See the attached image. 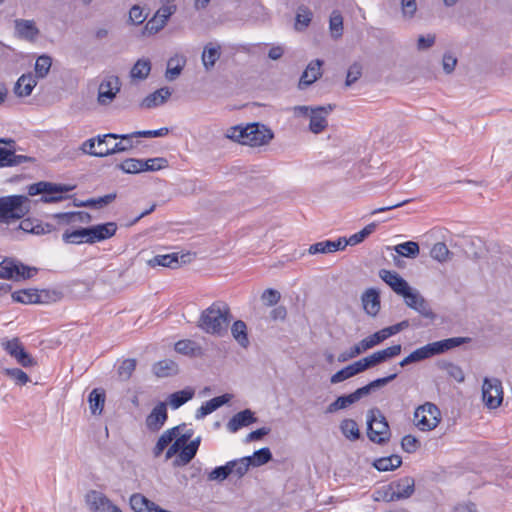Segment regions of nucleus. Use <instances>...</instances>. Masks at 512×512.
<instances>
[{"mask_svg": "<svg viewBox=\"0 0 512 512\" xmlns=\"http://www.w3.org/2000/svg\"><path fill=\"white\" fill-rule=\"evenodd\" d=\"M322 65L323 61L320 59L313 60L307 65L298 83L300 90L306 89L322 76Z\"/></svg>", "mask_w": 512, "mask_h": 512, "instance_id": "nucleus-22", "label": "nucleus"}, {"mask_svg": "<svg viewBox=\"0 0 512 512\" xmlns=\"http://www.w3.org/2000/svg\"><path fill=\"white\" fill-rule=\"evenodd\" d=\"M143 172L145 171H158L168 166L167 159L163 157L151 158L142 160Z\"/></svg>", "mask_w": 512, "mask_h": 512, "instance_id": "nucleus-61", "label": "nucleus"}, {"mask_svg": "<svg viewBox=\"0 0 512 512\" xmlns=\"http://www.w3.org/2000/svg\"><path fill=\"white\" fill-rule=\"evenodd\" d=\"M86 501L94 512H123L107 496L96 490L87 493Z\"/></svg>", "mask_w": 512, "mask_h": 512, "instance_id": "nucleus-13", "label": "nucleus"}, {"mask_svg": "<svg viewBox=\"0 0 512 512\" xmlns=\"http://www.w3.org/2000/svg\"><path fill=\"white\" fill-rule=\"evenodd\" d=\"M197 453L186 445H183L180 453L173 461L175 467H181L189 464Z\"/></svg>", "mask_w": 512, "mask_h": 512, "instance_id": "nucleus-59", "label": "nucleus"}, {"mask_svg": "<svg viewBox=\"0 0 512 512\" xmlns=\"http://www.w3.org/2000/svg\"><path fill=\"white\" fill-rule=\"evenodd\" d=\"M195 395V390L191 387H186L183 390L176 391L169 396V404L173 409H178L186 402L191 400Z\"/></svg>", "mask_w": 512, "mask_h": 512, "instance_id": "nucleus-39", "label": "nucleus"}, {"mask_svg": "<svg viewBox=\"0 0 512 512\" xmlns=\"http://www.w3.org/2000/svg\"><path fill=\"white\" fill-rule=\"evenodd\" d=\"M4 350L23 367H32L36 364L34 358L26 352L19 338L15 337L2 343Z\"/></svg>", "mask_w": 512, "mask_h": 512, "instance_id": "nucleus-11", "label": "nucleus"}, {"mask_svg": "<svg viewBox=\"0 0 512 512\" xmlns=\"http://www.w3.org/2000/svg\"><path fill=\"white\" fill-rule=\"evenodd\" d=\"M482 399L489 409L499 407L503 401L502 382L497 378H485L482 385Z\"/></svg>", "mask_w": 512, "mask_h": 512, "instance_id": "nucleus-9", "label": "nucleus"}, {"mask_svg": "<svg viewBox=\"0 0 512 512\" xmlns=\"http://www.w3.org/2000/svg\"><path fill=\"white\" fill-rule=\"evenodd\" d=\"M177 10L176 5H166L163 4L155 13V15L146 23L144 27V33L149 35L156 34L161 29L164 28L168 19L173 15Z\"/></svg>", "mask_w": 512, "mask_h": 512, "instance_id": "nucleus-10", "label": "nucleus"}, {"mask_svg": "<svg viewBox=\"0 0 512 512\" xmlns=\"http://www.w3.org/2000/svg\"><path fill=\"white\" fill-rule=\"evenodd\" d=\"M334 105L328 104L326 106H315L313 109L309 123V130L314 134H320L327 126V116L333 111Z\"/></svg>", "mask_w": 512, "mask_h": 512, "instance_id": "nucleus-18", "label": "nucleus"}, {"mask_svg": "<svg viewBox=\"0 0 512 512\" xmlns=\"http://www.w3.org/2000/svg\"><path fill=\"white\" fill-rule=\"evenodd\" d=\"M153 372L157 377H167L177 374L178 366L174 361L165 359L157 362L153 366Z\"/></svg>", "mask_w": 512, "mask_h": 512, "instance_id": "nucleus-40", "label": "nucleus"}, {"mask_svg": "<svg viewBox=\"0 0 512 512\" xmlns=\"http://www.w3.org/2000/svg\"><path fill=\"white\" fill-rule=\"evenodd\" d=\"M3 373L19 385H25L30 381L29 376L19 368H6Z\"/></svg>", "mask_w": 512, "mask_h": 512, "instance_id": "nucleus-62", "label": "nucleus"}, {"mask_svg": "<svg viewBox=\"0 0 512 512\" xmlns=\"http://www.w3.org/2000/svg\"><path fill=\"white\" fill-rule=\"evenodd\" d=\"M105 399L106 395L103 389L95 388L90 392L88 402L93 415H100L102 413Z\"/></svg>", "mask_w": 512, "mask_h": 512, "instance_id": "nucleus-34", "label": "nucleus"}, {"mask_svg": "<svg viewBox=\"0 0 512 512\" xmlns=\"http://www.w3.org/2000/svg\"><path fill=\"white\" fill-rule=\"evenodd\" d=\"M36 85L37 80L31 73L23 74L15 83L14 93L17 97L30 96Z\"/></svg>", "mask_w": 512, "mask_h": 512, "instance_id": "nucleus-32", "label": "nucleus"}, {"mask_svg": "<svg viewBox=\"0 0 512 512\" xmlns=\"http://www.w3.org/2000/svg\"><path fill=\"white\" fill-rule=\"evenodd\" d=\"M232 314L224 301H215L204 309L197 321V327L207 334L223 337L228 332Z\"/></svg>", "mask_w": 512, "mask_h": 512, "instance_id": "nucleus-1", "label": "nucleus"}, {"mask_svg": "<svg viewBox=\"0 0 512 512\" xmlns=\"http://www.w3.org/2000/svg\"><path fill=\"white\" fill-rule=\"evenodd\" d=\"M364 340L362 339L358 344L354 345L350 348L349 351L343 352L338 356L339 362H346L349 359L355 358L360 355L362 352L367 351L369 348L363 346Z\"/></svg>", "mask_w": 512, "mask_h": 512, "instance_id": "nucleus-63", "label": "nucleus"}, {"mask_svg": "<svg viewBox=\"0 0 512 512\" xmlns=\"http://www.w3.org/2000/svg\"><path fill=\"white\" fill-rule=\"evenodd\" d=\"M229 465L232 470V475L237 478H242L248 472L249 468L252 467L247 457L231 460L229 461Z\"/></svg>", "mask_w": 512, "mask_h": 512, "instance_id": "nucleus-52", "label": "nucleus"}, {"mask_svg": "<svg viewBox=\"0 0 512 512\" xmlns=\"http://www.w3.org/2000/svg\"><path fill=\"white\" fill-rule=\"evenodd\" d=\"M62 293L56 290L36 289L35 304H49L61 299Z\"/></svg>", "mask_w": 512, "mask_h": 512, "instance_id": "nucleus-46", "label": "nucleus"}, {"mask_svg": "<svg viewBox=\"0 0 512 512\" xmlns=\"http://www.w3.org/2000/svg\"><path fill=\"white\" fill-rule=\"evenodd\" d=\"M440 419L439 408L431 402L419 406L414 412L415 425L422 431L433 430L438 426Z\"/></svg>", "mask_w": 512, "mask_h": 512, "instance_id": "nucleus-7", "label": "nucleus"}, {"mask_svg": "<svg viewBox=\"0 0 512 512\" xmlns=\"http://www.w3.org/2000/svg\"><path fill=\"white\" fill-rule=\"evenodd\" d=\"M116 196H117L116 193H110V194H107V195H104V196H101L98 198L87 199L78 204L75 203V206L99 209V208H103V207L109 205L110 203H112L116 199Z\"/></svg>", "mask_w": 512, "mask_h": 512, "instance_id": "nucleus-43", "label": "nucleus"}, {"mask_svg": "<svg viewBox=\"0 0 512 512\" xmlns=\"http://www.w3.org/2000/svg\"><path fill=\"white\" fill-rule=\"evenodd\" d=\"M367 436L370 441L383 445L391 436L389 424L378 408L371 409L367 419Z\"/></svg>", "mask_w": 512, "mask_h": 512, "instance_id": "nucleus-6", "label": "nucleus"}, {"mask_svg": "<svg viewBox=\"0 0 512 512\" xmlns=\"http://www.w3.org/2000/svg\"><path fill=\"white\" fill-rule=\"evenodd\" d=\"M104 138H112L114 140L120 139V134L107 133L104 135H98L84 141L80 147V150L88 155L94 157H106L105 147L103 146Z\"/></svg>", "mask_w": 512, "mask_h": 512, "instance_id": "nucleus-19", "label": "nucleus"}, {"mask_svg": "<svg viewBox=\"0 0 512 512\" xmlns=\"http://www.w3.org/2000/svg\"><path fill=\"white\" fill-rule=\"evenodd\" d=\"M15 148L0 147V168L15 167L26 162H34L33 157L17 155Z\"/></svg>", "mask_w": 512, "mask_h": 512, "instance_id": "nucleus-26", "label": "nucleus"}, {"mask_svg": "<svg viewBox=\"0 0 512 512\" xmlns=\"http://www.w3.org/2000/svg\"><path fill=\"white\" fill-rule=\"evenodd\" d=\"M233 398L232 394L226 393L221 396L214 397L204 404H202L195 413V418L197 420L203 419L207 415L211 414L212 412L216 411L221 406L229 403L231 399Z\"/></svg>", "mask_w": 512, "mask_h": 512, "instance_id": "nucleus-27", "label": "nucleus"}, {"mask_svg": "<svg viewBox=\"0 0 512 512\" xmlns=\"http://www.w3.org/2000/svg\"><path fill=\"white\" fill-rule=\"evenodd\" d=\"M36 289H22L12 293L11 297L14 302L22 304H35Z\"/></svg>", "mask_w": 512, "mask_h": 512, "instance_id": "nucleus-57", "label": "nucleus"}, {"mask_svg": "<svg viewBox=\"0 0 512 512\" xmlns=\"http://www.w3.org/2000/svg\"><path fill=\"white\" fill-rule=\"evenodd\" d=\"M117 167L127 174L143 172L142 159L128 158L118 164Z\"/></svg>", "mask_w": 512, "mask_h": 512, "instance_id": "nucleus-54", "label": "nucleus"}, {"mask_svg": "<svg viewBox=\"0 0 512 512\" xmlns=\"http://www.w3.org/2000/svg\"><path fill=\"white\" fill-rule=\"evenodd\" d=\"M394 251L400 256L415 259L420 253V247L417 242L407 241L396 245Z\"/></svg>", "mask_w": 512, "mask_h": 512, "instance_id": "nucleus-44", "label": "nucleus"}, {"mask_svg": "<svg viewBox=\"0 0 512 512\" xmlns=\"http://www.w3.org/2000/svg\"><path fill=\"white\" fill-rule=\"evenodd\" d=\"M231 334L235 341L243 348H247L250 344L247 325L242 320H236L231 326Z\"/></svg>", "mask_w": 512, "mask_h": 512, "instance_id": "nucleus-36", "label": "nucleus"}, {"mask_svg": "<svg viewBox=\"0 0 512 512\" xmlns=\"http://www.w3.org/2000/svg\"><path fill=\"white\" fill-rule=\"evenodd\" d=\"M171 94H172V92L169 87H162V88L154 91L153 93L149 94L148 96H146L142 100L140 106L142 108H147V109L157 107L159 105L164 104L168 100V98L171 96Z\"/></svg>", "mask_w": 512, "mask_h": 512, "instance_id": "nucleus-31", "label": "nucleus"}, {"mask_svg": "<svg viewBox=\"0 0 512 512\" xmlns=\"http://www.w3.org/2000/svg\"><path fill=\"white\" fill-rule=\"evenodd\" d=\"M156 505L140 493H135L130 497V506L135 512H153Z\"/></svg>", "mask_w": 512, "mask_h": 512, "instance_id": "nucleus-38", "label": "nucleus"}, {"mask_svg": "<svg viewBox=\"0 0 512 512\" xmlns=\"http://www.w3.org/2000/svg\"><path fill=\"white\" fill-rule=\"evenodd\" d=\"M409 326L408 320H403L395 325L385 327L381 329L380 331L375 332L374 334L364 338L363 346L368 347L369 349L373 348L374 346L380 344L387 338H389L392 335H395L402 330L406 329Z\"/></svg>", "mask_w": 512, "mask_h": 512, "instance_id": "nucleus-14", "label": "nucleus"}, {"mask_svg": "<svg viewBox=\"0 0 512 512\" xmlns=\"http://www.w3.org/2000/svg\"><path fill=\"white\" fill-rule=\"evenodd\" d=\"M374 500L375 501H385V502H393L396 501L394 496V491L391 488V485L382 487L381 489L374 492Z\"/></svg>", "mask_w": 512, "mask_h": 512, "instance_id": "nucleus-64", "label": "nucleus"}, {"mask_svg": "<svg viewBox=\"0 0 512 512\" xmlns=\"http://www.w3.org/2000/svg\"><path fill=\"white\" fill-rule=\"evenodd\" d=\"M401 464L402 458L396 454L375 459L372 463L373 467L380 472L393 471Z\"/></svg>", "mask_w": 512, "mask_h": 512, "instance_id": "nucleus-33", "label": "nucleus"}, {"mask_svg": "<svg viewBox=\"0 0 512 512\" xmlns=\"http://www.w3.org/2000/svg\"><path fill=\"white\" fill-rule=\"evenodd\" d=\"M396 501L408 499L415 492V480L406 476L390 483Z\"/></svg>", "mask_w": 512, "mask_h": 512, "instance_id": "nucleus-24", "label": "nucleus"}, {"mask_svg": "<svg viewBox=\"0 0 512 512\" xmlns=\"http://www.w3.org/2000/svg\"><path fill=\"white\" fill-rule=\"evenodd\" d=\"M36 268L25 266L15 260L5 258L0 262V278L12 279L18 281L20 279H29L36 273Z\"/></svg>", "mask_w": 512, "mask_h": 512, "instance_id": "nucleus-8", "label": "nucleus"}, {"mask_svg": "<svg viewBox=\"0 0 512 512\" xmlns=\"http://www.w3.org/2000/svg\"><path fill=\"white\" fill-rule=\"evenodd\" d=\"M74 186L67 184H56L52 182L40 181L31 184L28 187V195L35 196L42 194L38 200L43 203H56L64 200L66 197L64 193L70 192Z\"/></svg>", "mask_w": 512, "mask_h": 512, "instance_id": "nucleus-5", "label": "nucleus"}, {"mask_svg": "<svg viewBox=\"0 0 512 512\" xmlns=\"http://www.w3.org/2000/svg\"><path fill=\"white\" fill-rule=\"evenodd\" d=\"M226 137L242 145L259 147L267 145L274 138V133L266 125L253 122L245 126L230 127L226 132Z\"/></svg>", "mask_w": 512, "mask_h": 512, "instance_id": "nucleus-2", "label": "nucleus"}, {"mask_svg": "<svg viewBox=\"0 0 512 512\" xmlns=\"http://www.w3.org/2000/svg\"><path fill=\"white\" fill-rule=\"evenodd\" d=\"M246 457L249 458L252 467H259L272 460V453L269 448L263 447Z\"/></svg>", "mask_w": 512, "mask_h": 512, "instance_id": "nucleus-53", "label": "nucleus"}, {"mask_svg": "<svg viewBox=\"0 0 512 512\" xmlns=\"http://www.w3.org/2000/svg\"><path fill=\"white\" fill-rule=\"evenodd\" d=\"M87 238V227H81L73 231L66 230L62 235V240L68 244L87 243Z\"/></svg>", "mask_w": 512, "mask_h": 512, "instance_id": "nucleus-42", "label": "nucleus"}, {"mask_svg": "<svg viewBox=\"0 0 512 512\" xmlns=\"http://www.w3.org/2000/svg\"><path fill=\"white\" fill-rule=\"evenodd\" d=\"M29 198L25 195H10L0 198V221L8 223L24 217L30 209Z\"/></svg>", "mask_w": 512, "mask_h": 512, "instance_id": "nucleus-3", "label": "nucleus"}, {"mask_svg": "<svg viewBox=\"0 0 512 512\" xmlns=\"http://www.w3.org/2000/svg\"><path fill=\"white\" fill-rule=\"evenodd\" d=\"M436 366L440 370L445 371L450 378H453L458 383L464 382L465 374L459 365L446 360H439Z\"/></svg>", "mask_w": 512, "mask_h": 512, "instance_id": "nucleus-37", "label": "nucleus"}, {"mask_svg": "<svg viewBox=\"0 0 512 512\" xmlns=\"http://www.w3.org/2000/svg\"><path fill=\"white\" fill-rule=\"evenodd\" d=\"M186 62L187 58L184 55L175 54L174 56L170 57L167 61L165 78L168 81L176 80L181 75Z\"/></svg>", "mask_w": 512, "mask_h": 512, "instance_id": "nucleus-30", "label": "nucleus"}, {"mask_svg": "<svg viewBox=\"0 0 512 512\" xmlns=\"http://www.w3.org/2000/svg\"><path fill=\"white\" fill-rule=\"evenodd\" d=\"M340 429L343 435L351 441L360 438V430L356 421L353 419H344L340 424Z\"/></svg>", "mask_w": 512, "mask_h": 512, "instance_id": "nucleus-49", "label": "nucleus"}, {"mask_svg": "<svg viewBox=\"0 0 512 512\" xmlns=\"http://www.w3.org/2000/svg\"><path fill=\"white\" fill-rule=\"evenodd\" d=\"M376 229L375 223H370L367 226H365L362 230L359 232L351 235L349 238H346L347 245H357L361 242H363L370 234L374 232Z\"/></svg>", "mask_w": 512, "mask_h": 512, "instance_id": "nucleus-55", "label": "nucleus"}, {"mask_svg": "<svg viewBox=\"0 0 512 512\" xmlns=\"http://www.w3.org/2000/svg\"><path fill=\"white\" fill-rule=\"evenodd\" d=\"M192 260L191 253L179 254L171 253L164 255H156L148 261V265L151 267L163 266L169 268H178L182 264L189 263Z\"/></svg>", "mask_w": 512, "mask_h": 512, "instance_id": "nucleus-17", "label": "nucleus"}, {"mask_svg": "<svg viewBox=\"0 0 512 512\" xmlns=\"http://www.w3.org/2000/svg\"><path fill=\"white\" fill-rule=\"evenodd\" d=\"M179 429L180 426H176L163 432L153 449V454L155 457L160 456L164 449L168 447L170 443L177 437Z\"/></svg>", "mask_w": 512, "mask_h": 512, "instance_id": "nucleus-35", "label": "nucleus"}, {"mask_svg": "<svg viewBox=\"0 0 512 512\" xmlns=\"http://www.w3.org/2000/svg\"><path fill=\"white\" fill-rule=\"evenodd\" d=\"M120 85V80L117 76L112 75L105 78L99 85L98 102L101 105L110 104L120 91Z\"/></svg>", "mask_w": 512, "mask_h": 512, "instance_id": "nucleus-15", "label": "nucleus"}, {"mask_svg": "<svg viewBox=\"0 0 512 512\" xmlns=\"http://www.w3.org/2000/svg\"><path fill=\"white\" fill-rule=\"evenodd\" d=\"M118 227L115 222H106L102 224L87 227V244H94L110 239L116 234Z\"/></svg>", "mask_w": 512, "mask_h": 512, "instance_id": "nucleus-16", "label": "nucleus"}, {"mask_svg": "<svg viewBox=\"0 0 512 512\" xmlns=\"http://www.w3.org/2000/svg\"><path fill=\"white\" fill-rule=\"evenodd\" d=\"M257 422L255 413L250 409H244L236 413L227 423V429L231 433H235L243 427H247Z\"/></svg>", "mask_w": 512, "mask_h": 512, "instance_id": "nucleus-28", "label": "nucleus"}, {"mask_svg": "<svg viewBox=\"0 0 512 512\" xmlns=\"http://www.w3.org/2000/svg\"><path fill=\"white\" fill-rule=\"evenodd\" d=\"M151 71V63L149 60L139 59L131 69V77L133 79L144 80Z\"/></svg>", "mask_w": 512, "mask_h": 512, "instance_id": "nucleus-48", "label": "nucleus"}, {"mask_svg": "<svg viewBox=\"0 0 512 512\" xmlns=\"http://www.w3.org/2000/svg\"><path fill=\"white\" fill-rule=\"evenodd\" d=\"M403 298L408 307L414 309L423 317L431 320L436 317L428 301L417 290L411 288Z\"/></svg>", "mask_w": 512, "mask_h": 512, "instance_id": "nucleus-12", "label": "nucleus"}, {"mask_svg": "<svg viewBox=\"0 0 512 512\" xmlns=\"http://www.w3.org/2000/svg\"><path fill=\"white\" fill-rule=\"evenodd\" d=\"M329 28L333 38L337 39L343 34V17L338 11H333L330 16Z\"/></svg>", "mask_w": 512, "mask_h": 512, "instance_id": "nucleus-56", "label": "nucleus"}, {"mask_svg": "<svg viewBox=\"0 0 512 512\" xmlns=\"http://www.w3.org/2000/svg\"><path fill=\"white\" fill-rule=\"evenodd\" d=\"M52 66V58L49 55L43 54L36 59L35 63V79L45 78Z\"/></svg>", "mask_w": 512, "mask_h": 512, "instance_id": "nucleus-50", "label": "nucleus"}, {"mask_svg": "<svg viewBox=\"0 0 512 512\" xmlns=\"http://www.w3.org/2000/svg\"><path fill=\"white\" fill-rule=\"evenodd\" d=\"M379 277L398 295L404 296L411 289L408 282L397 272L386 269L379 271Z\"/></svg>", "mask_w": 512, "mask_h": 512, "instance_id": "nucleus-20", "label": "nucleus"}, {"mask_svg": "<svg viewBox=\"0 0 512 512\" xmlns=\"http://www.w3.org/2000/svg\"><path fill=\"white\" fill-rule=\"evenodd\" d=\"M14 24L15 33L18 38L29 42L36 41L40 31L33 20L16 19Z\"/></svg>", "mask_w": 512, "mask_h": 512, "instance_id": "nucleus-23", "label": "nucleus"}, {"mask_svg": "<svg viewBox=\"0 0 512 512\" xmlns=\"http://www.w3.org/2000/svg\"><path fill=\"white\" fill-rule=\"evenodd\" d=\"M168 419L167 406L159 402L146 417V427L152 432L159 431Z\"/></svg>", "mask_w": 512, "mask_h": 512, "instance_id": "nucleus-21", "label": "nucleus"}, {"mask_svg": "<svg viewBox=\"0 0 512 512\" xmlns=\"http://www.w3.org/2000/svg\"><path fill=\"white\" fill-rule=\"evenodd\" d=\"M136 364L135 359H125L118 367L119 378L123 381L130 379L136 369Z\"/></svg>", "mask_w": 512, "mask_h": 512, "instance_id": "nucleus-60", "label": "nucleus"}, {"mask_svg": "<svg viewBox=\"0 0 512 512\" xmlns=\"http://www.w3.org/2000/svg\"><path fill=\"white\" fill-rule=\"evenodd\" d=\"M169 133V129L167 127H162L157 130H143V131H136L132 132L130 134H120V139L122 140H129V138H135V137H163L166 136Z\"/></svg>", "mask_w": 512, "mask_h": 512, "instance_id": "nucleus-51", "label": "nucleus"}, {"mask_svg": "<svg viewBox=\"0 0 512 512\" xmlns=\"http://www.w3.org/2000/svg\"><path fill=\"white\" fill-rule=\"evenodd\" d=\"M347 246L346 238L340 237L337 240H326L317 242L315 244L310 245L308 249V253L311 255L314 254H328L332 252H336L339 250H344Z\"/></svg>", "mask_w": 512, "mask_h": 512, "instance_id": "nucleus-25", "label": "nucleus"}, {"mask_svg": "<svg viewBox=\"0 0 512 512\" xmlns=\"http://www.w3.org/2000/svg\"><path fill=\"white\" fill-rule=\"evenodd\" d=\"M430 255L434 260L444 263L452 259L453 253L449 251L445 243L437 242L433 245Z\"/></svg>", "mask_w": 512, "mask_h": 512, "instance_id": "nucleus-47", "label": "nucleus"}, {"mask_svg": "<svg viewBox=\"0 0 512 512\" xmlns=\"http://www.w3.org/2000/svg\"><path fill=\"white\" fill-rule=\"evenodd\" d=\"M470 341L471 339L469 337L447 338L440 341L428 343L414 350L411 354L413 355L415 362H420L425 359L431 358L435 355L442 354L460 345L469 343Z\"/></svg>", "mask_w": 512, "mask_h": 512, "instance_id": "nucleus-4", "label": "nucleus"}, {"mask_svg": "<svg viewBox=\"0 0 512 512\" xmlns=\"http://www.w3.org/2000/svg\"><path fill=\"white\" fill-rule=\"evenodd\" d=\"M230 475H232V470L230 469L228 461L225 465L215 467L208 474V480L222 482L226 480Z\"/></svg>", "mask_w": 512, "mask_h": 512, "instance_id": "nucleus-58", "label": "nucleus"}, {"mask_svg": "<svg viewBox=\"0 0 512 512\" xmlns=\"http://www.w3.org/2000/svg\"><path fill=\"white\" fill-rule=\"evenodd\" d=\"M357 402L353 392L348 395L339 396L335 401L330 403L326 408V413H334L338 410L345 409Z\"/></svg>", "mask_w": 512, "mask_h": 512, "instance_id": "nucleus-45", "label": "nucleus"}, {"mask_svg": "<svg viewBox=\"0 0 512 512\" xmlns=\"http://www.w3.org/2000/svg\"><path fill=\"white\" fill-rule=\"evenodd\" d=\"M221 52L220 47H214L212 44L205 46L202 53V62L206 70H210L214 67L217 60L220 58Z\"/></svg>", "mask_w": 512, "mask_h": 512, "instance_id": "nucleus-41", "label": "nucleus"}, {"mask_svg": "<svg viewBox=\"0 0 512 512\" xmlns=\"http://www.w3.org/2000/svg\"><path fill=\"white\" fill-rule=\"evenodd\" d=\"M362 304L365 312L370 316H376L380 310V295L374 288L367 289L362 297Z\"/></svg>", "mask_w": 512, "mask_h": 512, "instance_id": "nucleus-29", "label": "nucleus"}]
</instances>
